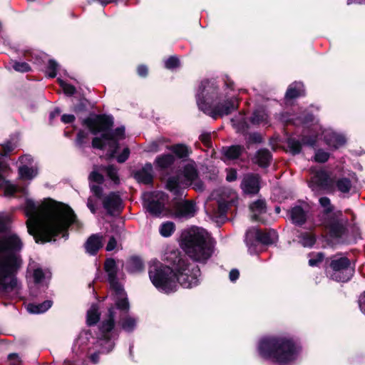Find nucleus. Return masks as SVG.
<instances>
[{
    "mask_svg": "<svg viewBox=\"0 0 365 365\" xmlns=\"http://www.w3.org/2000/svg\"><path fill=\"white\" fill-rule=\"evenodd\" d=\"M304 85L301 82H294L292 83L286 92V99L291 100L304 94Z\"/></svg>",
    "mask_w": 365,
    "mask_h": 365,
    "instance_id": "a878e982",
    "label": "nucleus"
},
{
    "mask_svg": "<svg viewBox=\"0 0 365 365\" xmlns=\"http://www.w3.org/2000/svg\"><path fill=\"white\" fill-rule=\"evenodd\" d=\"M19 162L21 165H27L29 166L33 162V158L30 155H24L19 158Z\"/></svg>",
    "mask_w": 365,
    "mask_h": 365,
    "instance_id": "6e6d98bb",
    "label": "nucleus"
},
{
    "mask_svg": "<svg viewBox=\"0 0 365 365\" xmlns=\"http://www.w3.org/2000/svg\"><path fill=\"white\" fill-rule=\"evenodd\" d=\"M130 155V150L125 148L123 150L122 153L117 156V161L120 163H124Z\"/></svg>",
    "mask_w": 365,
    "mask_h": 365,
    "instance_id": "864d4df0",
    "label": "nucleus"
},
{
    "mask_svg": "<svg viewBox=\"0 0 365 365\" xmlns=\"http://www.w3.org/2000/svg\"><path fill=\"white\" fill-rule=\"evenodd\" d=\"M180 65L179 59L175 56H171L165 61V66L168 69H173Z\"/></svg>",
    "mask_w": 365,
    "mask_h": 365,
    "instance_id": "09e8293b",
    "label": "nucleus"
},
{
    "mask_svg": "<svg viewBox=\"0 0 365 365\" xmlns=\"http://www.w3.org/2000/svg\"><path fill=\"white\" fill-rule=\"evenodd\" d=\"M90 131L96 135L102 133L101 137H95L92 141L93 148L106 150L108 158H113L118 148V141L125 138V128L119 127L115 130H110L113 125L112 116L106 115H96L87 118L83 121Z\"/></svg>",
    "mask_w": 365,
    "mask_h": 365,
    "instance_id": "423d86ee",
    "label": "nucleus"
},
{
    "mask_svg": "<svg viewBox=\"0 0 365 365\" xmlns=\"http://www.w3.org/2000/svg\"><path fill=\"white\" fill-rule=\"evenodd\" d=\"M234 83L229 78L203 80L195 94L198 108L212 118L227 115L238 106L232 93Z\"/></svg>",
    "mask_w": 365,
    "mask_h": 365,
    "instance_id": "7ed1b4c3",
    "label": "nucleus"
},
{
    "mask_svg": "<svg viewBox=\"0 0 365 365\" xmlns=\"http://www.w3.org/2000/svg\"><path fill=\"white\" fill-rule=\"evenodd\" d=\"M251 121L254 124H267L268 115L264 110H257L253 113Z\"/></svg>",
    "mask_w": 365,
    "mask_h": 365,
    "instance_id": "f704fd0d",
    "label": "nucleus"
},
{
    "mask_svg": "<svg viewBox=\"0 0 365 365\" xmlns=\"http://www.w3.org/2000/svg\"><path fill=\"white\" fill-rule=\"evenodd\" d=\"M211 135L210 133H202L200 136V140L207 146L210 143Z\"/></svg>",
    "mask_w": 365,
    "mask_h": 365,
    "instance_id": "13d9d810",
    "label": "nucleus"
},
{
    "mask_svg": "<svg viewBox=\"0 0 365 365\" xmlns=\"http://www.w3.org/2000/svg\"><path fill=\"white\" fill-rule=\"evenodd\" d=\"M58 64L54 60H49L47 67V73L49 77L54 78L56 76V71Z\"/></svg>",
    "mask_w": 365,
    "mask_h": 365,
    "instance_id": "49530a36",
    "label": "nucleus"
},
{
    "mask_svg": "<svg viewBox=\"0 0 365 365\" xmlns=\"http://www.w3.org/2000/svg\"><path fill=\"white\" fill-rule=\"evenodd\" d=\"M330 267L332 269L331 278L337 282H347L354 272V269L350 267V262L346 257L333 259Z\"/></svg>",
    "mask_w": 365,
    "mask_h": 365,
    "instance_id": "2eb2a0df",
    "label": "nucleus"
},
{
    "mask_svg": "<svg viewBox=\"0 0 365 365\" xmlns=\"http://www.w3.org/2000/svg\"><path fill=\"white\" fill-rule=\"evenodd\" d=\"M175 230V225L173 222H165L159 227L160 234L164 237H170Z\"/></svg>",
    "mask_w": 365,
    "mask_h": 365,
    "instance_id": "4c0bfd02",
    "label": "nucleus"
},
{
    "mask_svg": "<svg viewBox=\"0 0 365 365\" xmlns=\"http://www.w3.org/2000/svg\"><path fill=\"white\" fill-rule=\"evenodd\" d=\"M144 205L147 210L154 216H160L165 212V204L167 195L160 191L146 192L143 195Z\"/></svg>",
    "mask_w": 365,
    "mask_h": 365,
    "instance_id": "4468645a",
    "label": "nucleus"
},
{
    "mask_svg": "<svg viewBox=\"0 0 365 365\" xmlns=\"http://www.w3.org/2000/svg\"><path fill=\"white\" fill-rule=\"evenodd\" d=\"M104 268L108 274L110 289L113 292L115 307H110L108 309L107 319L102 322L96 336L93 335L91 330H83L75 341V346H78L83 352H87L89 359L94 364L99 361L100 354H108L115 347V341L118 336L114 328L116 309L125 312L129 310L126 293L116 279L115 261L113 259H107Z\"/></svg>",
    "mask_w": 365,
    "mask_h": 365,
    "instance_id": "f257e3e1",
    "label": "nucleus"
},
{
    "mask_svg": "<svg viewBox=\"0 0 365 365\" xmlns=\"http://www.w3.org/2000/svg\"><path fill=\"white\" fill-rule=\"evenodd\" d=\"M241 188L247 194L257 193L260 188L259 176L256 174L245 175L241 182Z\"/></svg>",
    "mask_w": 365,
    "mask_h": 365,
    "instance_id": "a211bd4d",
    "label": "nucleus"
},
{
    "mask_svg": "<svg viewBox=\"0 0 365 365\" xmlns=\"http://www.w3.org/2000/svg\"><path fill=\"white\" fill-rule=\"evenodd\" d=\"M359 306L361 312L365 315V292L360 296L359 299Z\"/></svg>",
    "mask_w": 365,
    "mask_h": 365,
    "instance_id": "680f3d73",
    "label": "nucleus"
},
{
    "mask_svg": "<svg viewBox=\"0 0 365 365\" xmlns=\"http://www.w3.org/2000/svg\"><path fill=\"white\" fill-rule=\"evenodd\" d=\"M90 188L93 195L96 198H101L102 197V187L101 185L104 181L103 175L99 173V170L94 169L89 175Z\"/></svg>",
    "mask_w": 365,
    "mask_h": 365,
    "instance_id": "aec40b11",
    "label": "nucleus"
},
{
    "mask_svg": "<svg viewBox=\"0 0 365 365\" xmlns=\"http://www.w3.org/2000/svg\"><path fill=\"white\" fill-rule=\"evenodd\" d=\"M182 180L180 178L172 177L168 180L167 188L176 195L182 196L184 190L182 185L192 186L197 191H202L204 189V185L198 178V173L196 165L194 162L186 163L181 171Z\"/></svg>",
    "mask_w": 365,
    "mask_h": 365,
    "instance_id": "9d476101",
    "label": "nucleus"
},
{
    "mask_svg": "<svg viewBox=\"0 0 365 365\" xmlns=\"http://www.w3.org/2000/svg\"><path fill=\"white\" fill-rule=\"evenodd\" d=\"M210 238L209 233L205 229L193 226L181 232L179 243L191 259L205 263L213 252Z\"/></svg>",
    "mask_w": 365,
    "mask_h": 365,
    "instance_id": "0eeeda50",
    "label": "nucleus"
},
{
    "mask_svg": "<svg viewBox=\"0 0 365 365\" xmlns=\"http://www.w3.org/2000/svg\"><path fill=\"white\" fill-rule=\"evenodd\" d=\"M239 275H240V273L237 269H232L230 272L229 277L232 282H234L238 279Z\"/></svg>",
    "mask_w": 365,
    "mask_h": 365,
    "instance_id": "69168bd1",
    "label": "nucleus"
},
{
    "mask_svg": "<svg viewBox=\"0 0 365 365\" xmlns=\"http://www.w3.org/2000/svg\"><path fill=\"white\" fill-rule=\"evenodd\" d=\"M3 150L0 151L1 153V158L14 150V145L11 143H6L2 145Z\"/></svg>",
    "mask_w": 365,
    "mask_h": 365,
    "instance_id": "4d7b16f0",
    "label": "nucleus"
},
{
    "mask_svg": "<svg viewBox=\"0 0 365 365\" xmlns=\"http://www.w3.org/2000/svg\"><path fill=\"white\" fill-rule=\"evenodd\" d=\"M196 206L192 201H183L177 204L175 209V216L179 219H189L195 216Z\"/></svg>",
    "mask_w": 365,
    "mask_h": 365,
    "instance_id": "6ab92c4d",
    "label": "nucleus"
},
{
    "mask_svg": "<svg viewBox=\"0 0 365 365\" xmlns=\"http://www.w3.org/2000/svg\"><path fill=\"white\" fill-rule=\"evenodd\" d=\"M98 203L96 200H95L93 197H90L87 201V207L91 210L92 213H96L98 207Z\"/></svg>",
    "mask_w": 365,
    "mask_h": 365,
    "instance_id": "5fc2aeb1",
    "label": "nucleus"
},
{
    "mask_svg": "<svg viewBox=\"0 0 365 365\" xmlns=\"http://www.w3.org/2000/svg\"><path fill=\"white\" fill-rule=\"evenodd\" d=\"M353 4H365V0H348L347 1L348 5Z\"/></svg>",
    "mask_w": 365,
    "mask_h": 365,
    "instance_id": "774afa93",
    "label": "nucleus"
},
{
    "mask_svg": "<svg viewBox=\"0 0 365 365\" xmlns=\"http://www.w3.org/2000/svg\"><path fill=\"white\" fill-rule=\"evenodd\" d=\"M232 125L238 132H245L247 128V123L243 115H240L232 119Z\"/></svg>",
    "mask_w": 365,
    "mask_h": 365,
    "instance_id": "ea45409f",
    "label": "nucleus"
},
{
    "mask_svg": "<svg viewBox=\"0 0 365 365\" xmlns=\"http://www.w3.org/2000/svg\"><path fill=\"white\" fill-rule=\"evenodd\" d=\"M12 68L17 72H28L31 70L30 66L26 62L12 61Z\"/></svg>",
    "mask_w": 365,
    "mask_h": 365,
    "instance_id": "79ce46f5",
    "label": "nucleus"
},
{
    "mask_svg": "<svg viewBox=\"0 0 365 365\" xmlns=\"http://www.w3.org/2000/svg\"><path fill=\"white\" fill-rule=\"evenodd\" d=\"M287 145H288L290 152H292V153H293V154H297L301 150L302 144L297 140L289 139L287 141Z\"/></svg>",
    "mask_w": 365,
    "mask_h": 365,
    "instance_id": "c03bdc74",
    "label": "nucleus"
},
{
    "mask_svg": "<svg viewBox=\"0 0 365 365\" xmlns=\"http://www.w3.org/2000/svg\"><path fill=\"white\" fill-rule=\"evenodd\" d=\"M226 179L229 182L235 180L237 179L236 170L234 169L227 170Z\"/></svg>",
    "mask_w": 365,
    "mask_h": 365,
    "instance_id": "bf43d9fd",
    "label": "nucleus"
},
{
    "mask_svg": "<svg viewBox=\"0 0 365 365\" xmlns=\"http://www.w3.org/2000/svg\"><path fill=\"white\" fill-rule=\"evenodd\" d=\"M252 220L264 222L262 215L266 212V205L264 200H257L250 205Z\"/></svg>",
    "mask_w": 365,
    "mask_h": 365,
    "instance_id": "4be33fe9",
    "label": "nucleus"
},
{
    "mask_svg": "<svg viewBox=\"0 0 365 365\" xmlns=\"http://www.w3.org/2000/svg\"><path fill=\"white\" fill-rule=\"evenodd\" d=\"M324 255L321 252H318L317 254H313L310 255V258L309 259V264L311 267L318 266L323 260Z\"/></svg>",
    "mask_w": 365,
    "mask_h": 365,
    "instance_id": "a18cd8bd",
    "label": "nucleus"
},
{
    "mask_svg": "<svg viewBox=\"0 0 365 365\" xmlns=\"http://www.w3.org/2000/svg\"><path fill=\"white\" fill-rule=\"evenodd\" d=\"M19 173L22 179L31 180L37 175V169L26 164L19 167Z\"/></svg>",
    "mask_w": 365,
    "mask_h": 365,
    "instance_id": "473e14b6",
    "label": "nucleus"
},
{
    "mask_svg": "<svg viewBox=\"0 0 365 365\" xmlns=\"http://www.w3.org/2000/svg\"><path fill=\"white\" fill-rule=\"evenodd\" d=\"M98 199L102 200L104 209L110 215L119 212L121 208L122 200L116 192H110L106 195L102 194L101 198Z\"/></svg>",
    "mask_w": 365,
    "mask_h": 365,
    "instance_id": "f3484780",
    "label": "nucleus"
},
{
    "mask_svg": "<svg viewBox=\"0 0 365 365\" xmlns=\"http://www.w3.org/2000/svg\"><path fill=\"white\" fill-rule=\"evenodd\" d=\"M117 246V242L115 237H111L107 244L106 246V250L107 251H112Z\"/></svg>",
    "mask_w": 365,
    "mask_h": 365,
    "instance_id": "052dcab7",
    "label": "nucleus"
},
{
    "mask_svg": "<svg viewBox=\"0 0 365 365\" xmlns=\"http://www.w3.org/2000/svg\"><path fill=\"white\" fill-rule=\"evenodd\" d=\"M211 197L216 200L218 205V217H223L226 215L229 205L236 198V194L228 188H220L214 191Z\"/></svg>",
    "mask_w": 365,
    "mask_h": 365,
    "instance_id": "dca6fc26",
    "label": "nucleus"
},
{
    "mask_svg": "<svg viewBox=\"0 0 365 365\" xmlns=\"http://www.w3.org/2000/svg\"><path fill=\"white\" fill-rule=\"evenodd\" d=\"M86 249L87 252L94 255L102 247V237L99 235H93L87 240L86 243Z\"/></svg>",
    "mask_w": 365,
    "mask_h": 365,
    "instance_id": "5701e85b",
    "label": "nucleus"
},
{
    "mask_svg": "<svg viewBox=\"0 0 365 365\" xmlns=\"http://www.w3.org/2000/svg\"><path fill=\"white\" fill-rule=\"evenodd\" d=\"M271 160V154L267 149L259 150L255 157V162L261 167H267Z\"/></svg>",
    "mask_w": 365,
    "mask_h": 365,
    "instance_id": "7c9ffc66",
    "label": "nucleus"
},
{
    "mask_svg": "<svg viewBox=\"0 0 365 365\" xmlns=\"http://www.w3.org/2000/svg\"><path fill=\"white\" fill-rule=\"evenodd\" d=\"M315 178L320 185L329 186L331 185V179L325 170H320L317 171Z\"/></svg>",
    "mask_w": 365,
    "mask_h": 365,
    "instance_id": "a19ab883",
    "label": "nucleus"
},
{
    "mask_svg": "<svg viewBox=\"0 0 365 365\" xmlns=\"http://www.w3.org/2000/svg\"><path fill=\"white\" fill-rule=\"evenodd\" d=\"M175 277L181 287L190 289L197 286L200 282V270L195 263L185 259H179L174 267Z\"/></svg>",
    "mask_w": 365,
    "mask_h": 365,
    "instance_id": "9b49d317",
    "label": "nucleus"
},
{
    "mask_svg": "<svg viewBox=\"0 0 365 365\" xmlns=\"http://www.w3.org/2000/svg\"><path fill=\"white\" fill-rule=\"evenodd\" d=\"M329 155L328 153L318 150L314 155V160L319 163H324L329 159Z\"/></svg>",
    "mask_w": 365,
    "mask_h": 365,
    "instance_id": "8fccbe9b",
    "label": "nucleus"
},
{
    "mask_svg": "<svg viewBox=\"0 0 365 365\" xmlns=\"http://www.w3.org/2000/svg\"><path fill=\"white\" fill-rule=\"evenodd\" d=\"M137 71H138V74L140 76L145 77L148 75V70L147 66H145L144 65H140L138 67Z\"/></svg>",
    "mask_w": 365,
    "mask_h": 365,
    "instance_id": "e2e57ef3",
    "label": "nucleus"
},
{
    "mask_svg": "<svg viewBox=\"0 0 365 365\" xmlns=\"http://www.w3.org/2000/svg\"><path fill=\"white\" fill-rule=\"evenodd\" d=\"M335 184L337 190L342 193L349 192L351 187V180L347 178L338 179Z\"/></svg>",
    "mask_w": 365,
    "mask_h": 365,
    "instance_id": "58836bf2",
    "label": "nucleus"
},
{
    "mask_svg": "<svg viewBox=\"0 0 365 365\" xmlns=\"http://www.w3.org/2000/svg\"><path fill=\"white\" fill-rule=\"evenodd\" d=\"M244 150V148L240 145H231L229 147H224L222 149L224 160H235L239 158Z\"/></svg>",
    "mask_w": 365,
    "mask_h": 365,
    "instance_id": "b1692460",
    "label": "nucleus"
},
{
    "mask_svg": "<svg viewBox=\"0 0 365 365\" xmlns=\"http://www.w3.org/2000/svg\"><path fill=\"white\" fill-rule=\"evenodd\" d=\"M24 210L28 232L37 243L55 241L60 234L67 236V229L71 225L77 229L82 227L69 206L50 198L38 204L27 199Z\"/></svg>",
    "mask_w": 365,
    "mask_h": 365,
    "instance_id": "f03ea898",
    "label": "nucleus"
},
{
    "mask_svg": "<svg viewBox=\"0 0 365 365\" xmlns=\"http://www.w3.org/2000/svg\"><path fill=\"white\" fill-rule=\"evenodd\" d=\"M101 171L105 172L108 177L115 183L119 184L120 179L118 174V169L113 165H109L107 167H100Z\"/></svg>",
    "mask_w": 365,
    "mask_h": 365,
    "instance_id": "72a5a7b5",
    "label": "nucleus"
},
{
    "mask_svg": "<svg viewBox=\"0 0 365 365\" xmlns=\"http://www.w3.org/2000/svg\"><path fill=\"white\" fill-rule=\"evenodd\" d=\"M135 179L140 183L150 184L153 179V169L151 163H146L141 169L134 173Z\"/></svg>",
    "mask_w": 365,
    "mask_h": 365,
    "instance_id": "412c9836",
    "label": "nucleus"
},
{
    "mask_svg": "<svg viewBox=\"0 0 365 365\" xmlns=\"http://www.w3.org/2000/svg\"><path fill=\"white\" fill-rule=\"evenodd\" d=\"M127 270L130 273H138L144 269V264L139 257H132L127 262Z\"/></svg>",
    "mask_w": 365,
    "mask_h": 365,
    "instance_id": "2f4dec72",
    "label": "nucleus"
},
{
    "mask_svg": "<svg viewBox=\"0 0 365 365\" xmlns=\"http://www.w3.org/2000/svg\"><path fill=\"white\" fill-rule=\"evenodd\" d=\"M59 84L62 89L63 90V92L68 95L71 96L76 92V88L73 86L66 83L63 80L58 79Z\"/></svg>",
    "mask_w": 365,
    "mask_h": 365,
    "instance_id": "de8ad7c7",
    "label": "nucleus"
},
{
    "mask_svg": "<svg viewBox=\"0 0 365 365\" xmlns=\"http://www.w3.org/2000/svg\"><path fill=\"white\" fill-rule=\"evenodd\" d=\"M258 355L277 365H294L300 354L299 347L285 336H265L257 344Z\"/></svg>",
    "mask_w": 365,
    "mask_h": 365,
    "instance_id": "39448f33",
    "label": "nucleus"
},
{
    "mask_svg": "<svg viewBox=\"0 0 365 365\" xmlns=\"http://www.w3.org/2000/svg\"><path fill=\"white\" fill-rule=\"evenodd\" d=\"M148 275L153 286L160 292L169 294L178 289L174 268L163 264L157 260L150 262Z\"/></svg>",
    "mask_w": 365,
    "mask_h": 365,
    "instance_id": "1a4fd4ad",
    "label": "nucleus"
},
{
    "mask_svg": "<svg viewBox=\"0 0 365 365\" xmlns=\"http://www.w3.org/2000/svg\"><path fill=\"white\" fill-rule=\"evenodd\" d=\"M299 242L303 247H312L315 243V237L310 232H302L298 236Z\"/></svg>",
    "mask_w": 365,
    "mask_h": 365,
    "instance_id": "e433bc0d",
    "label": "nucleus"
},
{
    "mask_svg": "<svg viewBox=\"0 0 365 365\" xmlns=\"http://www.w3.org/2000/svg\"><path fill=\"white\" fill-rule=\"evenodd\" d=\"M294 123H302L308 128V133L304 134L302 142L304 145L313 146L320 135L326 143L333 148H337L346 143V137L341 133L334 130L331 128H323L318 123V120L312 115L300 116Z\"/></svg>",
    "mask_w": 365,
    "mask_h": 365,
    "instance_id": "6e6552de",
    "label": "nucleus"
},
{
    "mask_svg": "<svg viewBox=\"0 0 365 365\" xmlns=\"http://www.w3.org/2000/svg\"><path fill=\"white\" fill-rule=\"evenodd\" d=\"M52 306L51 300H46L42 303H31L27 305V310L31 314H42L46 312Z\"/></svg>",
    "mask_w": 365,
    "mask_h": 365,
    "instance_id": "c85d7f7f",
    "label": "nucleus"
},
{
    "mask_svg": "<svg viewBox=\"0 0 365 365\" xmlns=\"http://www.w3.org/2000/svg\"><path fill=\"white\" fill-rule=\"evenodd\" d=\"M174 162L175 157L172 154H163L155 158V165L160 169H165L171 166Z\"/></svg>",
    "mask_w": 365,
    "mask_h": 365,
    "instance_id": "cd10ccee",
    "label": "nucleus"
},
{
    "mask_svg": "<svg viewBox=\"0 0 365 365\" xmlns=\"http://www.w3.org/2000/svg\"><path fill=\"white\" fill-rule=\"evenodd\" d=\"M319 203L324 208V216L321 225H323L334 237L341 236L344 231V227L341 221L331 214L333 207L329 198L322 197L319 199Z\"/></svg>",
    "mask_w": 365,
    "mask_h": 365,
    "instance_id": "f8f14e48",
    "label": "nucleus"
},
{
    "mask_svg": "<svg viewBox=\"0 0 365 365\" xmlns=\"http://www.w3.org/2000/svg\"><path fill=\"white\" fill-rule=\"evenodd\" d=\"M88 133L84 130H80L78 133L76 138V144L79 147H82L84 143L86 142V139L88 138Z\"/></svg>",
    "mask_w": 365,
    "mask_h": 365,
    "instance_id": "3c124183",
    "label": "nucleus"
},
{
    "mask_svg": "<svg viewBox=\"0 0 365 365\" xmlns=\"http://www.w3.org/2000/svg\"><path fill=\"white\" fill-rule=\"evenodd\" d=\"M33 277L36 283H40L44 278V272L41 268H36L34 270Z\"/></svg>",
    "mask_w": 365,
    "mask_h": 365,
    "instance_id": "603ef678",
    "label": "nucleus"
},
{
    "mask_svg": "<svg viewBox=\"0 0 365 365\" xmlns=\"http://www.w3.org/2000/svg\"><path fill=\"white\" fill-rule=\"evenodd\" d=\"M168 148L179 158H187L192 152L190 147L182 143L175 144Z\"/></svg>",
    "mask_w": 365,
    "mask_h": 365,
    "instance_id": "bb28decb",
    "label": "nucleus"
},
{
    "mask_svg": "<svg viewBox=\"0 0 365 365\" xmlns=\"http://www.w3.org/2000/svg\"><path fill=\"white\" fill-rule=\"evenodd\" d=\"M149 151H152V152L159 151L158 145L156 142H153L150 144V148H149Z\"/></svg>",
    "mask_w": 365,
    "mask_h": 365,
    "instance_id": "338daca9",
    "label": "nucleus"
},
{
    "mask_svg": "<svg viewBox=\"0 0 365 365\" xmlns=\"http://www.w3.org/2000/svg\"><path fill=\"white\" fill-rule=\"evenodd\" d=\"M121 329L126 332H132L138 324V319L130 315L122 317L119 321Z\"/></svg>",
    "mask_w": 365,
    "mask_h": 365,
    "instance_id": "393cba45",
    "label": "nucleus"
},
{
    "mask_svg": "<svg viewBox=\"0 0 365 365\" xmlns=\"http://www.w3.org/2000/svg\"><path fill=\"white\" fill-rule=\"evenodd\" d=\"M2 187L4 190V194L6 196H11L18 190V187L14 184L9 181L4 182Z\"/></svg>",
    "mask_w": 365,
    "mask_h": 365,
    "instance_id": "37998d69",
    "label": "nucleus"
},
{
    "mask_svg": "<svg viewBox=\"0 0 365 365\" xmlns=\"http://www.w3.org/2000/svg\"><path fill=\"white\" fill-rule=\"evenodd\" d=\"M100 314L96 304H93L87 312V323L88 325H93L99 320Z\"/></svg>",
    "mask_w": 365,
    "mask_h": 365,
    "instance_id": "c9c22d12",
    "label": "nucleus"
},
{
    "mask_svg": "<svg viewBox=\"0 0 365 365\" xmlns=\"http://www.w3.org/2000/svg\"><path fill=\"white\" fill-rule=\"evenodd\" d=\"M290 217L293 223L302 225L306 220V213L300 206L294 207L290 210Z\"/></svg>",
    "mask_w": 365,
    "mask_h": 365,
    "instance_id": "c756f323",
    "label": "nucleus"
},
{
    "mask_svg": "<svg viewBox=\"0 0 365 365\" xmlns=\"http://www.w3.org/2000/svg\"><path fill=\"white\" fill-rule=\"evenodd\" d=\"M75 120V116L71 114H64L61 116V120L64 123H69Z\"/></svg>",
    "mask_w": 365,
    "mask_h": 365,
    "instance_id": "0e129e2a",
    "label": "nucleus"
},
{
    "mask_svg": "<svg viewBox=\"0 0 365 365\" xmlns=\"http://www.w3.org/2000/svg\"><path fill=\"white\" fill-rule=\"evenodd\" d=\"M276 233L274 231L263 232L257 229L252 228L249 230L245 236V242L250 254L257 252V247L261 243L263 245H269L274 242Z\"/></svg>",
    "mask_w": 365,
    "mask_h": 365,
    "instance_id": "ddd939ff",
    "label": "nucleus"
},
{
    "mask_svg": "<svg viewBox=\"0 0 365 365\" xmlns=\"http://www.w3.org/2000/svg\"><path fill=\"white\" fill-rule=\"evenodd\" d=\"M5 225L0 216V231ZM23 248L20 237L7 233L0 237V292L7 294L16 289L17 280L14 277L21 265L19 252Z\"/></svg>",
    "mask_w": 365,
    "mask_h": 365,
    "instance_id": "20e7f679",
    "label": "nucleus"
}]
</instances>
